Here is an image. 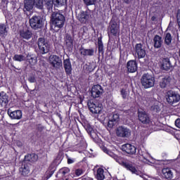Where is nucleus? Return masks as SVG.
Returning a JSON list of instances; mask_svg holds the SVG:
<instances>
[{"mask_svg": "<svg viewBox=\"0 0 180 180\" xmlns=\"http://www.w3.org/2000/svg\"><path fill=\"white\" fill-rule=\"evenodd\" d=\"M51 27H53L55 32H58L64 27L65 24V16L60 11H53L51 15Z\"/></svg>", "mask_w": 180, "mask_h": 180, "instance_id": "1", "label": "nucleus"}, {"mask_svg": "<svg viewBox=\"0 0 180 180\" xmlns=\"http://www.w3.org/2000/svg\"><path fill=\"white\" fill-rule=\"evenodd\" d=\"M120 165L122 166L123 168H125L127 171H129L131 174H134L135 175H140L141 172L137 168V165L136 163L130 161V160H124L121 159L119 160Z\"/></svg>", "mask_w": 180, "mask_h": 180, "instance_id": "2", "label": "nucleus"}, {"mask_svg": "<svg viewBox=\"0 0 180 180\" xmlns=\"http://www.w3.org/2000/svg\"><path fill=\"white\" fill-rule=\"evenodd\" d=\"M30 26L33 30H39L43 29L44 26V18L41 15H33L29 20Z\"/></svg>", "mask_w": 180, "mask_h": 180, "instance_id": "3", "label": "nucleus"}, {"mask_svg": "<svg viewBox=\"0 0 180 180\" xmlns=\"http://www.w3.org/2000/svg\"><path fill=\"white\" fill-rule=\"evenodd\" d=\"M155 82V78L153 75H150L148 73H145L142 75L141 78V83L142 86L145 88V89H148V88H153L154 86V84Z\"/></svg>", "mask_w": 180, "mask_h": 180, "instance_id": "4", "label": "nucleus"}, {"mask_svg": "<svg viewBox=\"0 0 180 180\" xmlns=\"http://www.w3.org/2000/svg\"><path fill=\"white\" fill-rule=\"evenodd\" d=\"M37 44L40 54H47V53L50 52L51 46L44 37H39L37 40Z\"/></svg>", "mask_w": 180, "mask_h": 180, "instance_id": "5", "label": "nucleus"}, {"mask_svg": "<svg viewBox=\"0 0 180 180\" xmlns=\"http://www.w3.org/2000/svg\"><path fill=\"white\" fill-rule=\"evenodd\" d=\"M166 101L169 105L178 103L180 101V95L176 91L169 90L166 93Z\"/></svg>", "mask_w": 180, "mask_h": 180, "instance_id": "6", "label": "nucleus"}, {"mask_svg": "<svg viewBox=\"0 0 180 180\" xmlns=\"http://www.w3.org/2000/svg\"><path fill=\"white\" fill-rule=\"evenodd\" d=\"M87 106L91 113H94L95 115H98L101 113L103 109V105L101 103H98L96 101H94L92 100L89 101L87 103Z\"/></svg>", "mask_w": 180, "mask_h": 180, "instance_id": "7", "label": "nucleus"}, {"mask_svg": "<svg viewBox=\"0 0 180 180\" xmlns=\"http://www.w3.org/2000/svg\"><path fill=\"white\" fill-rule=\"evenodd\" d=\"M49 63L53 68L58 70L63 67V59L57 55H51L49 56Z\"/></svg>", "mask_w": 180, "mask_h": 180, "instance_id": "8", "label": "nucleus"}, {"mask_svg": "<svg viewBox=\"0 0 180 180\" xmlns=\"http://www.w3.org/2000/svg\"><path fill=\"white\" fill-rule=\"evenodd\" d=\"M134 51L135 56L138 57L139 60L144 58L147 54L146 53V48H144V46L141 43L136 44L134 48Z\"/></svg>", "mask_w": 180, "mask_h": 180, "instance_id": "9", "label": "nucleus"}, {"mask_svg": "<svg viewBox=\"0 0 180 180\" xmlns=\"http://www.w3.org/2000/svg\"><path fill=\"white\" fill-rule=\"evenodd\" d=\"M138 117L139 122H141L143 124H151L153 123L151 122L150 115L148 113L146 112V111H139Z\"/></svg>", "mask_w": 180, "mask_h": 180, "instance_id": "10", "label": "nucleus"}, {"mask_svg": "<svg viewBox=\"0 0 180 180\" xmlns=\"http://www.w3.org/2000/svg\"><path fill=\"white\" fill-rule=\"evenodd\" d=\"M91 94L92 98L96 99V98H101V95L103 94V88L101 84H96L91 87Z\"/></svg>", "mask_w": 180, "mask_h": 180, "instance_id": "11", "label": "nucleus"}, {"mask_svg": "<svg viewBox=\"0 0 180 180\" xmlns=\"http://www.w3.org/2000/svg\"><path fill=\"white\" fill-rule=\"evenodd\" d=\"M116 134L118 137L129 138L131 135V131L124 127H118Z\"/></svg>", "mask_w": 180, "mask_h": 180, "instance_id": "12", "label": "nucleus"}, {"mask_svg": "<svg viewBox=\"0 0 180 180\" xmlns=\"http://www.w3.org/2000/svg\"><path fill=\"white\" fill-rule=\"evenodd\" d=\"M121 149L124 153L129 154V155H134L137 151V148L134 145L130 143H125L122 146Z\"/></svg>", "mask_w": 180, "mask_h": 180, "instance_id": "13", "label": "nucleus"}, {"mask_svg": "<svg viewBox=\"0 0 180 180\" xmlns=\"http://www.w3.org/2000/svg\"><path fill=\"white\" fill-rule=\"evenodd\" d=\"M172 84V78L170 76H165L159 82L160 86L164 89L165 88H171Z\"/></svg>", "mask_w": 180, "mask_h": 180, "instance_id": "14", "label": "nucleus"}, {"mask_svg": "<svg viewBox=\"0 0 180 180\" xmlns=\"http://www.w3.org/2000/svg\"><path fill=\"white\" fill-rule=\"evenodd\" d=\"M7 113L9 117H11L13 120H20V119H22V110H20L13 111L9 108Z\"/></svg>", "mask_w": 180, "mask_h": 180, "instance_id": "15", "label": "nucleus"}, {"mask_svg": "<svg viewBox=\"0 0 180 180\" xmlns=\"http://www.w3.org/2000/svg\"><path fill=\"white\" fill-rule=\"evenodd\" d=\"M63 68L66 75H71L72 74V65H71L70 58L63 60Z\"/></svg>", "mask_w": 180, "mask_h": 180, "instance_id": "16", "label": "nucleus"}, {"mask_svg": "<svg viewBox=\"0 0 180 180\" xmlns=\"http://www.w3.org/2000/svg\"><path fill=\"white\" fill-rule=\"evenodd\" d=\"M137 61L134 60H131L127 62V69L128 72H136V71H137Z\"/></svg>", "mask_w": 180, "mask_h": 180, "instance_id": "17", "label": "nucleus"}, {"mask_svg": "<svg viewBox=\"0 0 180 180\" xmlns=\"http://www.w3.org/2000/svg\"><path fill=\"white\" fill-rule=\"evenodd\" d=\"M65 42L67 50H68V51H71L74 47V39H72V37L67 34L65 38Z\"/></svg>", "mask_w": 180, "mask_h": 180, "instance_id": "18", "label": "nucleus"}, {"mask_svg": "<svg viewBox=\"0 0 180 180\" xmlns=\"http://www.w3.org/2000/svg\"><path fill=\"white\" fill-rule=\"evenodd\" d=\"M9 103V96L4 91L0 93V106L5 107Z\"/></svg>", "mask_w": 180, "mask_h": 180, "instance_id": "19", "label": "nucleus"}, {"mask_svg": "<svg viewBox=\"0 0 180 180\" xmlns=\"http://www.w3.org/2000/svg\"><path fill=\"white\" fill-rule=\"evenodd\" d=\"M164 41H162V37L160 35H155L153 37V46L154 49H161Z\"/></svg>", "mask_w": 180, "mask_h": 180, "instance_id": "20", "label": "nucleus"}, {"mask_svg": "<svg viewBox=\"0 0 180 180\" xmlns=\"http://www.w3.org/2000/svg\"><path fill=\"white\" fill-rule=\"evenodd\" d=\"M110 33L112 36H114V37H116L117 34H119L120 29L116 22H112L110 25Z\"/></svg>", "mask_w": 180, "mask_h": 180, "instance_id": "21", "label": "nucleus"}, {"mask_svg": "<svg viewBox=\"0 0 180 180\" xmlns=\"http://www.w3.org/2000/svg\"><path fill=\"white\" fill-rule=\"evenodd\" d=\"M44 8L48 13H51L53 8H54V0H44Z\"/></svg>", "mask_w": 180, "mask_h": 180, "instance_id": "22", "label": "nucleus"}, {"mask_svg": "<svg viewBox=\"0 0 180 180\" xmlns=\"http://www.w3.org/2000/svg\"><path fill=\"white\" fill-rule=\"evenodd\" d=\"M20 36L25 40H30V39H32L33 33L29 30H22L20 31Z\"/></svg>", "mask_w": 180, "mask_h": 180, "instance_id": "23", "label": "nucleus"}, {"mask_svg": "<svg viewBox=\"0 0 180 180\" xmlns=\"http://www.w3.org/2000/svg\"><path fill=\"white\" fill-rule=\"evenodd\" d=\"M161 68L165 71H169V70L172 68V65H171V61H169V58H166L162 59Z\"/></svg>", "mask_w": 180, "mask_h": 180, "instance_id": "24", "label": "nucleus"}, {"mask_svg": "<svg viewBox=\"0 0 180 180\" xmlns=\"http://www.w3.org/2000/svg\"><path fill=\"white\" fill-rule=\"evenodd\" d=\"M137 155L139 157V159L143 161V162H150V160H148V153L147 152L138 149V153Z\"/></svg>", "mask_w": 180, "mask_h": 180, "instance_id": "25", "label": "nucleus"}, {"mask_svg": "<svg viewBox=\"0 0 180 180\" xmlns=\"http://www.w3.org/2000/svg\"><path fill=\"white\" fill-rule=\"evenodd\" d=\"M33 5L35 9L44 12V0H33Z\"/></svg>", "mask_w": 180, "mask_h": 180, "instance_id": "26", "label": "nucleus"}, {"mask_svg": "<svg viewBox=\"0 0 180 180\" xmlns=\"http://www.w3.org/2000/svg\"><path fill=\"white\" fill-rule=\"evenodd\" d=\"M79 53L81 56H84V57L86 56H89L91 57L94 56L95 51L94 50V49H86L82 46L81 48H79Z\"/></svg>", "mask_w": 180, "mask_h": 180, "instance_id": "27", "label": "nucleus"}, {"mask_svg": "<svg viewBox=\"0 0 180 180\" xmlns=\"http://www.w3.org/2000/svg\"><path fill=\"white\" fill-rule=\"evenodd\" d=\"M25 160L28 162H36L39 160V155L36 153H30L25 156Z\"/></svg>", "mask_w": 180, "mask_h": 180, "instance_id": "28", "label": "nucleus"}, {"mask_svg": "<svg viewBox=\"0 0 180 180\" xmlns=\"http://www.w3.org/2000/svg\"><path fill=\"white\" fill-rule=\"evenodd\" d=\"M85 130L87 131L88 134L91 137V139H94V137H96V133H95V131L94 130V127L89 124H86L84 126Z\"/></svg>", "mask_w": 180, "mask_h": 180, "instance_id": "29", "label": "nucleus"}, {"mask_svg": "<svg viewBox=\"0 0 180 180\" xmlns=\"http://www.w3.org/2000/svg\"><path fill=\"white\" fill-rule=\"evenodd\" d=\"M56 169H57V164L56 163V162H53L49 167V169H48L49 173H48L47 177L51 178L54 172H56Z\"/></svg>", "mask_w": 180, "mask_h": 180, "instance_id": "30", "label": "nucleus"}, {"mask_svg": "<svg viewBox=\"0 0 180 180\" xmlns=\"http://www.w3.org/2000/svg\"><path fill=\"white\" fill-rule=\"evenodd\" d=\"M70 168L68 167H62L59 169L57 175H60L62 178H66V176H68L70 175Z\"/></svg>", "mask_w": 180, "mask_h": 180, "instance_id": "31", "label": "nucleus"}, {"mask_svg": "<svg viewBox=\"0 0 180 180\" xmlns=\"http://www.w3.org/2000/svg\"><path fill=\"white\" fill-rule=\"evenodd\" d=\"M89 18V15L85 11H82L78 15V19L81 23H86Z\"/></svg>", "mask_w": 180, "mask_h": 180, "instance_id": "32", "label": "nucleus"}, {"mask_svg": "<svg viewBox=\"0 0 180 180\" xmlns=\"http://www.w3.org/2000/svg\"><path fill=\"white\" fill-rule=\"evenodd\" d=\"M33 8H34L33 1H24V12H31L33 11Z\"/></svg>", "mask_w": 180, "mask_h": 180, "instance_id": "33", "label": "nucleus"}, {"mask_svg": "<svg viewBox=\"0 0 180 180\" xmlns=\"http://www.w3.org/2000/svg\"><path fill=\"white\" fill-rule=\"evenodd\" d=\"M104 153H106L110 157H112V158H114L117 162L119 164V161H121L122 158H120L119 156H117L116 154L111 152L110 150H108L106 148H104L103 149Z\"/></svg>", "mask_w": 180, "mask_h": 180, "instance_id": "34", "label": "nucleus"}, {"mask_svg": "<svg viewBox=\"0 0 180 180\" xmlns=\"http://www.w3.org/2000/svg\"><path fill=\"white\" fill-rule=\"evenodd\" d=\"M162 172L166 179H172V171L169 168L162 169Z\"/></svg>", "mask_w": 180, "mask_h": 180, "instance_id": "35", "label": "nucleus"}, {"mask_svg": "<svg viewBox=\"0 0 180 180\" xmlns=\"http://www.w3.org/2000/svg\"><path fill=\"white\" fill-rule=\"evenodd\" d=\"M7 34L8 30H6V25L4 23H0V37L1 39H5Z\"/></svg>", "mask_w": 180, "mask_h": 180, "instance_id": "36", "label": "nucleus"}, {"mask_svg": "<svg viewBox=\"0 0 180 180\" xmlns=\"http://www.w3.org/2000/svg\"><path fill=\"white\" fill-rule=\"evenodd\" d=\"M20 172L23 176H27V174L30 173V169L27 165H24L20 168Z\"/></svg>", "mask_w": 180, "mask_h": 180, "instance_id": "37", "label": "nucleus"}, {"mask_svg": "<svg viewBox=\"0 0 180 180\" xmlns=\"http://www.w3.org/2000/svg\"><path fill=\"white\" fill-rule=\"evenodd\" d=\"M172 43V35L169 32L165 34V44L166 46H171Z\"/></svg>", "mask_w": 180, "mask_h": 180, "instance_id": "38", "label": "nucleus"}, {"mask_svg": "<svg viewBox=\"0 0 180 180\" xmlns=\"http://www.w3.org/2000/svg\"><path fill=\"white\" fill-rule=\"evenodd\" d=\"M105 170L103 168H98L97 169L96 179L103 180L105 179Z\"/></svg>", "mask_w": 180, "mask_h": 180, "instance_id": "39", "label": "nucleus"}, {"mask_svg": "<svg viewBox=\"0 0 180 180\" xmlns=\"http://www.w3.org/2000/svg\"><path fill=\"white\" fill-rule=\"evenodd\" d=\"M54 6L56 8H61V6H67V0H53Z\"/></svg>", "mask_w": 180, "mask_h": 180, "instance_id": "40", "label": "nucleus"}, {"mask_svg": "<svg viewBox=\"0 0 180 180\" xmlns=\"http://www.w3.org/2000/svg\"><path fill=\"white\" fill-rule=\"evenodd\" d=\"M98 49L100 54H103V42L102 41V37L98 38Z\"/></svg>", "mask_w": 180, "mask_h": 180, "instance_id": "41", "label": "nucleus"}, {"mask_svg": "<svg viewBox=\"0 0 180 180\" xmlns=\"http://www.w3.org/2000/svg\"><path fill=\"white\" fill-rule=\"evenodd\" d=\"M13 60L14 61H18L20 63H22V61H25V60H26V58L23 55L15 54L13 56Z\"/></svg>", "mask_w": 180, "mask_h": 180, "instance_id": "42", "label": "nucleus"}, {"mask_svg": "<svg viewBox=\"0 0 180 180\" xmlns=\"http://www.w3.org/2000/svg\"><path fill=\"white\" fill-rule=\"evenodd\" d=\"M150 110L152 112H155L156 113H158V112H161V108L158 105V103H154L151 107H150Z\"/></svg>", "mask_w": 180, "mask_h": 180, "instance_id": "43", "label": "nucleus"}, {"mask_svg": "<svg viewBox=\"0 0 180 180\" xmlns=\"http://www.w3.org/2000/svg\"><path fill=\"white\" fill-rule=\"evenodd\" d=\"M110 119L117 124V123H119V121L120 120V117L118 113L113 112L112 115L110 117Z\"/></svg>", "mask_w": 180, "mask_h": 180, "instance_id": "44", "label": "nucleus"}, {"mask_svg": "<svg viewBox=\"0 0 180 180\" xmlns=\"http://www.w3.org/2000/svg\"><path fill=\"white\" fill-rule=\"evenodd\" d=\"M116 124H117L115 121H113L112 120L109 118V120L108 122V129H113V127H115V126H116Z\"/></svg>", "mask_w": 180, "mask_h": 180, "instance_id": "45", "label": "nucleus"}, {"mask_svg": "<svg viewBox=\"0 0 180 180\" xmlns=\"http://www.w3.org/2000/svg\"><path fill=\"white\" fill-rule=\"evenodd\" d=\"M96 0H83V1L84 2L85 5H86V6H91V5H95V1Z\"/></svg>", "mask_w": 180, "mask_h": 180, "instance_id": "46", "label": "nucleus"}, {"mask_svg": "<svg viewBox=\"0 0 180 180\" xmlns=\"http://www.w3.org/2000/svg\"><path fill=\"white\" fill-rule=\"evenodd\" d=\"M121 96L122 97V99H127V91L124 89H122L120 91Z\"/></svg>", "mask_w": 180, "mask_h": 180, "instance_id": "47", "label": "nucleus"}, {"mask_svg": "<svg viewBox=\"0 0 180 180\" xmlns=\"http://www.w3.org/2000/svg\"><path fill=\"white\" fill-rule=\"evenodd\" d=\"M37 131H39L40 133H41V131L44 130V126L41 125V124H38L37 125Z\"/></svg>", "mask_w": 180, "mask_h": 180, "instance_id": "48", "label": "nucleus"}, {"mask_svg": "<svg viewBox=\"0 0 180 180\" xmlns=\"http://www.w3.org/2000/svg\"><path fill=\"white\" fill-rule=\"evenodd\" d=\"M82 174H84V171L82 170V169H77L75 170V175H77V176H79L82 175Z\"/></svg>", "mask_w": 180, "mask_h": 180, "instance_id": "49", "label": "nucleus"}, {"mask_svg": "<svg viewBox=\"0 0 180 180\" xmlns=\"http://www.w3.org/2000/svg\"><path fill=\"white\" fill-rule=\"evenodd\" d=\"M27 79L30 84H34L36 82V77L34 76H30Z\"/></svg>", "mask_w": 180, "mask_h": 180, "instance_id": "50", "label": "nucleus"}, {"mask_svg": "<svg viewBox=\"0 0 180 180\" xmlns=\"http://www.w3.org/2000/svg\"><path fill=\"white\" fill-rule=\"evenodd\" d=\"M176 18H177L178 26H179V27H180V9H179L177 11Z\"/></svg>", "mask_w": 180, "mask_h": 180, "instance_id": "51", "label": "nucleus"}, {"mask_svg": "<svg viewBox=\"0 0 180 180\" xmlns=\"http://www.w3.org/2000/svg\"><path fill=\"white\" fill-rule=\"evenodd\" d=\"M175 126H176V127H178L179 129H180V119L179 118L176 120Z\"/></svg>", "mask_w": 180, "mask_h": 180, "instance_id": "52", "label": "nucleus"}, {"mask_svg": "<svg viewBox=\"0 0 180 180\" xmlns=\"http://www.w3.org/2000/svg\"><path fill=\"white\" fill-rule=\"evenodd\" d=\"M29 63L31 65H33V64L36 63V60L33 58H30L29 59Z\"/></svg>", "mask_w": 180, "mask_h": 180, "instance_id": "53", "label": "nucleus"}, {"mask_svg": "<svg viewBox=\"0 0 180 180\" xmlns=\"http://www.w3.org/2000/svg\"><path fill=\"white\" fill-rule=\"evenodd\" d=\"M77 180H94V179L88 176H82V178H79Z\"/></svg>", "mask_w": 180, "mask_h": 180, "instance_id": "54", "label": "nucleus"}, {"mask_svg": "<svg viewBox=\"0 0 180 180\" xmlns=\"http://www.w3.org/2000/svg\"><path fill=\"white\" fill-rule=\"evenodd\" d=\"M68 164H74V160L71 158L68 159Z\"/></svg>", "mask_w": 180, "mask_h": 180, "instance_id": "55", "label": "nucleus"}, {"mask_svg": "<svg viewBox=\"0 0 180 180\" xmlns=\"http://www.w3.org/2000/svg\"><path fill=\"white\" fill-rule=\"evenodd\" d=\"M56 116L59 117V119L61 120L63 119V117L61 116V114L60 113H57L56 114Z\"/></svg>", "mask_w": 180, "mask_h": 180, "instance_id": "56", "label": "nucleus"}, {"mask_svg": "<svg viewBox=\"0 0 180 180\" xmlns=\"http://www.w3.org/2000/svg\"><path fill=\"white\" fill-rule=\"evenodd\" d=\"M124 2L125 4H130V2H131V0H124Z\"/></svg>", "mask_w": 180, "mask_h": 180, "instance_id": "57", "label": "nucleus"}, {"mask_svg": "<svg viewBox=\"0 0 180 180\" xmlns=\"http://www.w3.org/2000/svg\"><path fill=\"white\" fill-rule=\"evenodd\" d=\"M151 20L153 21V22H154V20H155V16H152L151 17Z\"/></svg>", "mask_w": 180, "mask_h": 180, "instance_id": "58", "label": "nucleus"}, {"mask_svg": "<svg viewBox=\"0 0 180 180\" xmlns=\"http://www.w3.org/2000/svg\"><path fill=\"white\" fill-rule=\"evenodd\" d=\"M24 2H33V0H25Z\"/></svg>", "mask_w": 180, "mask_h": 180, "instance_id": "59", "label": "nucleus"}, {"mask_svg": "<svg viewBox=\"0 0 180 180\" xmlns=\"http://www.w3.org/2000/svg\"><path fill=\"white\" fill-rule=\"evenodd\" d=\"M179 158H180V151H179V155L177 156V159L179 160Z\"/></svg>", "mask_w": 180, "mask_h": 180, "instance_id": "60", "label": "nucleus"}, {"mask_svg": "<svg viewBox=\"0 0 180 180\" xmlns=\"http://www.w3.org/2000/svg\"><path fill=\"white\" fill-rule=\"evenodd\" d=\"M108 36H110V34H109V32H108Z\"/></svg>", "mask_w": 180, "mask_h": 180, "instance_id": "61", "label": "nucleus"}, {"mask_svg": "<svg viewBox=\"0 0 180 180\" xmlns=\"http://www.w3.org/2000/svg\"><path fill=\"white\" fill-rule=\"evenodd\" d=\"M65 180H68V178L65 179Z\"/></svg>", "mask_w": 180, "mask_h": 180, "instance_id": "62", "label": "nucleus"}]
</instances>
